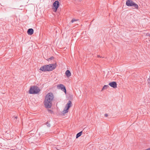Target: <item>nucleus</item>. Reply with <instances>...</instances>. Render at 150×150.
<instances>
[{"label":"nucleus","mask_w":150,"mask_h":150,"mask_svg":"<svg viewBox=\"0 0 150 150\" xmlns=\"http://www.w3.org/2000/svg\"><path fill=\"white\" fill-rule=\"evenodd\" d=\"M54 98V95L52 93H49L46 95L44 102L45 108H51L52 105V102Z\"/></svg>","instance_id":"obj_1"},{"label":"nucleus","mask_w":150,"mask_h":150,"mask_svg":"<svg viewBox=\"0 0 150 150\" xmlns=\"http://www.w3.org/2000/svg\"><path fill=\"white\" fill-rule=\"evenodd\" d=\"M56 67V64H51L48 65H46L41 67L40 69L41 71H52Z\"/></svg>","instance_id":"obj_2"},{"label":"nucleus","mask_w":150,"mask_h":150,"mask_svg":"<svg viewBox=\"0 0 150 150\" xmlns=\"http://www.w3.org/2000/svg\"><path fill=\"white\" fill-rule=\"evenodd\" d=\"M40 89L37 86H31L29 92L31 94H36L39 92Z\"/></svg>","instance_id":"obj_3"},{"label":"nucleus","mask_w":150,"mask_h":150,"mask_svg":"<svg viewBox=\"0 0 150 150\" xmlns=\"http://www.w3.org/2000/svg\"><path fill=\"white\" fill-rule=\"evenodd\" d=\"M126 5L129 6H133L136 9H138V5L131 0H127L126 2Z\"/></svg>","instance_id":"obj_4"},{"label":"nucleus","mask_w":150,"mask_h":150,"mask_svg":"<svg viewBox=\"0 0 150 150\" xmlns=\"http://www.w3.org/2000/svg\"><path fill=\"white\" fill-rule=\"evenodd\" d=\"M54 11L56 12L59 6V3L58 1H55L53 4Z\"/></svg>","instance_id":"obj_5"},{"label":"nucleus","mask_w":150,"mask_h":150,"mask_svg":"<svg viewBox=\"0 0 150 150\" xmlns=\"http://www.w3.org/2000/svg\"><path fill=\"white\" fill-rule=\"evenodd\" d=\"M58 89H61L62 91L64 92L65 94L66 93V90L65 86L62 84L58 85L57 86Z\"/></svg>","instance_id":"obj_6"},{"label":"nucleus","mask_w":150,"mask_h":150,"mask_svg":"<svg viewBox=\"0 0 150 150\" xmlns=\"http://www.w3.org/2000/svg\"><path fill=\"white\" fill-rule=\"evenodd\" d=\"M109 85L114 88H117V84L115 81H113L110 82L109 83Z\"/></svg>","instance_id":"obj_7"},{"label":"nucleus","mask_w":150,"mask_h":150,"mask_svg":"<svg viewBox=\"0 0 150 150\" xmlns=\"http://www.w3.org/2000/svg\"><path fill=\"white\" fill-rule=\"evenodd\" d=\"M34 32L33 29L32 28H29L27 31V33L29 35H32Z\"/></svg>","instance_id":"obj_8"},{"label":"nucleus","mask_w":150,"mask_h":150,"mask_svg":"<svg viewBox=\"0 0 150 150\" xmlns=\"http://www.w3.org/2000/svg\"><path fill=\"white\" fill-rule=\"evenodd\" d=\"M71 102L70 101H69L68 103L66 104L65 108H67V110L69 109V108L71 107Z\"/></svg>","instance_id":"obj_9"},{"label":"nucleus","mask_w":150,"mask_h":150,"mask_svg":"<svg viewBox=\"0 0 150 150\" xmlns=\"http://www.w3.org/2000/svg\"><path fill=\"white\" fill-rule=\"evenodd\" d=\"M65 74L67 77H69L71 76V73L69 70H67L65 72Z\"/></svg>","instance_id":"obj_10"},{"label":"nucleus","mask_w":150,"mask_h":150,"mask_svg":"<svg viewBox=\"0 0 150 150\" xmlns=\"http://www.w3.org/2000/svg\"><path fill=\"white\" fill-rule=\"evenodd\" d=\"M68 110L69 109H67V108H65L64 109V110L62 111V113L63 114H66L68 112Z\"/></svg>","instance_id":"obj_11"},{"label":"nucleus","mask_w":150,"mask_h":150,"mask_svg":"<svg viewBox=\"0 0 150 150\" xmlns=\"http://www.w3.org/2000/svg\"><path fill=\"white\" fill-rule=\"evenodd\" d=\"M82 132V131H81L78 133L76 135V138H77L80 137L81 135Z\"/></svg>","instance_id":"obj_12"},{"label":"nucleus","mask_w":150,"mask_h":150,"mask_svg":"<svg viewBox=\"0 0 150 150\" xmlns=\"http://www.w3.org/2000/svg\"><path fill=\"white\" fill-rule=\"evenodd\" d=\"M109 87V86H108V85H105L104 86L102 90H102H103L106 89Z\"/></svg>","instance_id":"obj_13"},{"label":"nucleus","mask_w":150,"mask_h":150,"mask_svg":"<svg viewBox=\"0 0 150 150\" xmlns=\"http://www.w3.org/2000/svg\"><path fill=\"white\" fill-rule=\"evenodd\" d=\"M45 124L47 125V126L48 127H50V125L48 123V122H47Z\"/></svg>","instance_id":"obj_14"},{"label":"nucleus","mask_w":150,"mask_h":150,"mask_svg":"<svg viewBox=\"0 0 150 150\" xmlns=\"http://www.w3.org/2000/svg\"><path fill=\"white\" fill-rule=\"evenodd\" d=\"M54 57H50L47 60L48 61H50L51 60H52L53 59H54Z\"/></svg>","instance_id":"obj_15"},{"label":"nucleus","mask_w":150,"mask_h":150,"mask_svg":"<svg viewBox=\"0 0 150 150\" xmlns=\"http://www.w3.org/2000/svg\"><path fill=\"white\" fill-rule=\"evenodd\" d=\"M78 20H76L74 19H73L71 21V23H73L75 21H77Z\"/></svg>","instance_id":"obj_16"},{"label":"nucleus","mask_w":150,"mask_h":150,"mask_svg":"<svg viewBox=\"0 0 150 150\" xmlns=\"http://www.w3.org/2000/svg\"><path fill=\"white\" fill-rule=\"evenodd\" d=\"M148 83L150 85V78H149L148 79Z\"/></svg>","instance_id":"obj_17"},{"label":"nucleus","mask_w":150,"mask_h":150,"mask_svg":"<svg viewBox=\"0 0 150 150\" xmlns=\"http://www.w3.org/2000/svg\"><path fill=\"white\" fill-rule=\"evenodd\" d=\"M104 115L105 117H107L108 116V115L107 114H105Z\"/></svg>","instance_id":"obj_18"},{"label":"nucleus","mask_w":150,"mask_h":150,"mask_svg":"<svg viewBox=\"0 0 150 150\" xmlns=\"http://www.w3.org/2000/svg\"><path fill=\"white\" fill-rule=\"evenodd\" d=\"M97 57L98 58H101L102 57L100 55H98Z\"/></svg>","instance_id":"obj_19"},{"label":"nucleus","mask_w":150,"mask_h":150,"mask_svg":"<svg viewBox=\"0 0 150 150\" xmlns=\"http://www.w3.org/2000/svg\"><path fill=\"white\" fill-rule=\"evenodd\" d=\"M144 150H150V148L147 149H146Z\"/></svg>","instance_id":"obj_20"},{"label":"nucleus","mask_w":150,"mask_h":150,"mask_svg":"<svg viewBox=\"0 0 150 150\" xmlns=\"http://www.w3.org/2000/svg\"><path fill=\"white\" fill-rule=\"evenodd\" d=\"M17 117H16H16H15V119H17Z\"/></svg>","instance_id":"obj_21"},{"label":"nucleus","mask_w":150,"mask_h":150,"mask_svg":"<svg viewBox=\"0 0 150 150\" xmlns=\"http://www.w3.org/2000/svg\"><path fill=\"white\" fill-rule=\"evenodd\" d=\"M149 37H150V34L149 35Z\"/></svg>","instance_id":"obj_22"}]
</instances>
